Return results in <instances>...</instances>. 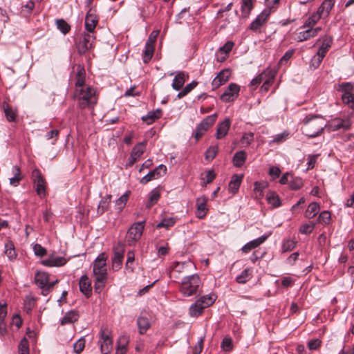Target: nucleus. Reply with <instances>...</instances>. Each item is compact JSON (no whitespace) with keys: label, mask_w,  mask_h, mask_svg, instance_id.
Listing matches in <instances>:
<instances>
[{"label":"nucleus","mask_w":354,"mask_h":354,"mask_svg":"<svg viewBox=\"0 0 354 354\" xmlns=\"http://www.w3.org/2000/svg\"><path fill=\"white\" fill-rule=\"evenodd\" d=\"M124 258V249L122 246H117L114 248V255L112 259V268L114 270H118L121 268L122 260Z\"/></svg>","instance_id":"aec40b11"},{"label":"nucleus","mask_w":354,"mask_h":354,"mask_svg":"<svg viewBox=\"0 0 354 354\" xmlns=\"http://www.w3.org/2000/svg\"><path fill=\"white\" fill-rule=\"evenodd\" d=\"M74 98L77 101L78 107L81 109L86 108L92 109L97 102L96 91L90 86L75 90Z\"/></svg>","instance_id":"7ed1b4c3"},{"label":"nucleus","mask_w":354,"mask_h":354,"mask_svg":"<svg viewBox=\"0 0 354 354\" xmlns=\"http://www.w3.org/2000/svg\"><path fill=\"white\" fill-rule=\"evenodd\" d=\"M216 299V297L214 294L200 297L189 307V315L193 317L200 316L205 308L212 306L215 302Z\"/></svg>","instance_id":"20e7f679"},{"label":"nucleus","mask_w":354,"mask_h":354,"mask_svg":"<svg viewBox=\"0 0 354 354\" xmlns=\"http://www.w3.org/2000/svg\"><path fill=\"white\" fill-rule=\"evenodd\" d=\"M5 253L10 260H13L16 257V253L14 245L12 242H8L5 244Z\"/></svg>","instance_id":"8fccbe9b"},{"label":"nucleus","mask_w":354,"mask_h":354,"mask_svg":"<svg viewBox=\"0 0 354 354\" xmlns=\"http://www.w3.org/2000/svg\"><path fill=\"white\" fill-rule=\"evenodd\" d=\"M67 260L62 257L50 256L48 259L41 261V264L48 267H58L66 263Z\"/></svg>","instance_id":"5701e85b"},{"label":"nucleus","mask_w":354,"mask_h":354,"mask_svg":"<svg viewBox=\"0 0 354 354\" xmlns=\"http://www.w3.org/2000/svg\"><path fill=\"white\" fill-rule=\"evenodd\" d=\"M174 74H176V75L173 80L171 87L176 91H179L184 85L187 79H188L189 75L185 71L172 72L170 73V75H173Z\"/></svg>","instance_id":"f3484780"},{"label":"nucleus","mask_w":354,"mask_h":354,"mask_svg":"<svg viewBox=\"0 0 354 354\" xmlns=\"http://www.w3.org/2000/svg\"><path fill=\"white\" fill-rule=\"evenodd\" d=\"M231 120L229 118H225L223 122L218 123L215 137L218 140L225 138L230 130Z\"/></svg>","instance_id":"6ab92c4d"},{"label":"nucleus","mask_w":354,"mask_h":354,"mask_svg":"<svg viewBox=\"0 0 354 354\" xmlns=\"http://www.w3.org/2000/svg\"><path fill=\"white\" fill-rule=\"evenodd\" d=\"M162 111L159 109L148 112L146 115L142 117V120L147 124H152L156 119L161 117Z\"/></svg>","instance_id":"cd10ccee"},{"label":"nucleus","mask_w":354,"mask_h":354,"mask_svg":"<svg viewBox=\"0 0 354 354\" xmlns=\"http://www.w3.org/2000/svg\"><path fill=\"white\" fill-rule=\"evenodd\" d=\"M127 341L126 340V339H123L122 343H121V339H120L118 342V346L115 354H125L127 352Z\"/></svg>","instance_id":"774afa93"},{"label":"nucleus","mask_w":354,"mask_h":354,"mask_svg":"<svg viewBox=\"0 0 354 354\" xmlns=\"http://www.w3.org/2000/svg\"><path fill=\"white\" fill-rule=\"evenodd\" d=\"M320 209L319 204L316 202L311 203L306 212L305 216L307 218H313L317 215Z\"/></svg>","instance_id":"4c0bfd02"},{"label":"nucleus","mask_w":354,"mask_h":354,"mask_svg":"<svg viewBox=\"0 0 354 354\" xmlns=\"http://www.w3.org/2000/svg\"><path fill=\"white\" fill-rule=\"evenodd\" d=\"M208 129L209 127L207 125L201 121L200 124L196 127L194 133V138L196 139V140L200 139Z\"/></svg>","instance_id":"de8ad7c7"},{"label":"nucleus","mask_w":354,"mask_h":354,"mask_svg":"<svg viewBox=\"0 0 354 354\" xmlns=\"http://www.w3.org/2000/svg\"><path fill=\"white\" fill-rule=\"evenodd\" d=\"M319 19L320 17L318 15L313 13L306 19L303 26H301V28L314 27V26L319 21Z\"/></svg>","instance_id":"58836bf2"},{"label":"nucleus","mask_w":354,"mask_h":354,"mask_svg":"<svg viewBox=\"0 0 354 354\" xmlns=\"http://www.w3.org/2000/svg\"><path fill=\"white\" fill-rule=\"evenodd\" d=\"M310 32H309L308 28H306V30L301 31L297 34V39L299 42L304 41L310 39Z\"/></svg>","instance_id":"338daca9"},{"label":"nucleus","mask_w":354,"mask_h":354,"mask_svg":"<svg viewBox=\"0 0 354 354\" xmlns=\"http://www.w3.org/2000/svg\"><path fill=\"white\" fill-rule=\"evenodd\" d=\"M243 175L234 174L228 185V190L232 194H235L239 189Z\"/></svg>","instance_id":"393cba45"},{"label":"nucleus","mask_w":354,"mask_h":354,"mask_svg":"<svg viewBox=\"0 0 354 354\" xmlns=\"http://www.w3.org/2000/svg\"><path fill=\"white\" fill-rule=\"evenodd\" d=\"M198 85V82L194 80L191 83L187 84L182 91H180L177 97L180 99L185 95H187L189 93H190L196 86Z\"/></svg>","instance_id":"79ce46f5"},{"label":"nucleus","mask_w":354,"mask_h":354,"mask_svg":"<svg viewBox=\"0 0 354 354\" xmlns=\"http://www.w3.org/2000/svg\"><path fill=\"white\" fill-rule=\"evenodd\" d=\"M194 264L190 260L182 261V262H175L172 266V271L171 273V277L174 274V273H189L192 271V270L194 268Z\"/></svg>","instance_id":"dca6fc26"},{"label":"nucleus","mask_w":354,"mask_h":354,"mask_svg":"<svg viewBox=\"0 0 354 354\" xmlns=\"http://www.w3.org/2000/svg\"><path fill=\"white\" fill-rule=\"evenodd\" d=\"M79 287L80 292H82L86 297H90L92 292V288L91 281L87 275L84 274L80 277L79 281Z\"/></svg>","instance_id":"412c9836"},{"label":"nucleus","mask_w":354,"mask_h":354,"mask_svg":"<svg viewBox=\"0 0 354 354\" xmlns=\"http://www.w3.org/2000/svg\"><path fill=\"white\" fill-rule=\"evenodd\" d=\"M203 283L197 274L184 277L179 286V291L184 297L195 296L202 292Z\"/></svg>","instance_id":"f03ea898"},{"label":"nucleus","mask_w":354,"mask_h":354,"mask_svg":"<svg viewBox=\"0 0 354 354\" xmlns=\"http://www.w3.org/2000/svg\"><path fill=\"white\" fill-rule=\"evenodd\" d=\"M254 135L253 133H245L241 138V143L243 147L249 146L254 140Z\"/></svg>","instance_id":"864d4df0"},{"label":"nucleus","mask_w":354,"mask_h":354,"mask_svg":"<svg viewBox=\"0 0 354 354\" xmlns=\"http://www.w3.org/2000/svg\"><path fill=\"white\" fill-rule=\"evenodd\" d=\"M85 339L84 337L80 338L73 344V351L77 353H81L85 347Z\"/></svg>","instance_id":"3c124183"},{"label":"nucleus","mask_w":354,"mask_h":354,"mask_svg":"<svg viewBox=\"0 0 354 354\" xmlns=\"http://www.w3.org/2000/svg\"><path fill=\"white\" fill-rule=\"evenodd\" d=\"M252 277V272L250 268H246L241 272L236 278V281L239 283H245Z\"/></svg>","instance_id":"ea45409f"},{"label":"nucleus","mask_w":354,"mask_h":354,"mask_svg":"<svg viewBox=\"0 0 354 354\" xmlns=\"http://www.w3.org/2000/svg\"><path fill=\"white\" fill-rule=\"evenodd\" d=\"M351 124L352 123L348 118H336L328 122V129L333 131H335L341 129L348 130L351 127Z\"/></svg>","instance_id":"ddd939ff"},{"label":"nucleus","mask_w":354,"mask_h":354,"mask_svg":"<svg viewBox=\"0 0 354 354\" xmlns=\"http://www.w3.org/2000/svg\"><path fill=\"white\" fill-rule=\"evenodd\" d=\"M19 354H29L28 341L24 338L19 344Z\"/></svg>","instance_id":"5fc2aeb1"},{"label":"nucleus","mask_w":354,"mask_h":354,"mask_svg":"<svg viewBox=\"0 0 354 354\" xmlns=\"http://www.w3.org/2000/svg\"><path fill=\"white\" fill-rule=\"evenodd\" d=\"M3 108L6 119L9 122L15 121L17 117V111L10 106L8 104H4Z\"/></svg>","instance_id":"f704fd0d"},{"label":"nucleus","mask_w":354,"mask_h":354,"mask_svg":"<svg viewBox=\"0 0 354 354\" xmlns=\"http://www.w3.org/2000/svg\"><path fill=\"white\" fill-rule=\"evenodd\" d=\"M270 234H263L260 237L247 243L242 247L241 250L245 253L249 252L252 249H254L259 246L260 245H261L262 243H263L269 237Z\"/></svg>","instance_id":"4be33fe9"},{"label":"nucleus","mask_w":354,"mask_h":354,"mask_svg":"<svg viewBox=\"0 0 354 354\" xmlns=\"http://www.w3.org/2000/svg\"><path fill=\"white\" fill-rule=\"evenodd\" d=\"M78 313L75 310H70L66 313V315L61 319V324L65 325L68 324H72L78 319Z\"/></svg>","instance_id":"2f4dec72"},{"label":"nucleus","mask_w":354,"mask_h":354,"mask_svg":"<svg viewBox=\"0 0 354 354\" xmlns=\"http://www.w3.org/2000/svg\"><path fill=\"white\" fill-rule=\"evenodd\" d=\"M166 171L167 167L161 164L156 167L154 169L150 171L145 176H143L140 179V183L141 184L145 185L153 180L162 176L165 174H166Z\"/></svg>","instance_id":"9b49d317"},{"label":"nucleus","mask_w":354,"mask_h":354,"mask_svg":"<svg viewBox=\"0 0 354 354\" xmlns=\"http://www.w3.org/2000/svg\"><path fill=\"white\" fill-rule=\"evenodd\" d=\"M94 289L97 293H100L104 289L108 277H95Z\"/></svg>","instance_id":"37998d69"},{"label":"nucleus","mask_w":354,"mask_h":354,"mask_svg":"<svg viewBox=\"0 0 354 354\" xmlns=\"http://www.w3.org/2000/svg\"><path fill=\"white\" fill-rule=\"evenodd\" d=\"M196 216L198 218H203L207 212V199L202 196L196 199Z\"/></svg>","instance_id":"b1692460"},{"label":"nucleus","mask_w":354,"mask_h":354,"mask_svg":"<svg viewBox=\"0 0 354 354\" xmlns=\"http://www.w3.org/2000/svg\"><path fill=\"white\" fill-rule=\"evenodd\" d=\"M95 37L90 32L82 34L76 42L77 52L80 55L84 54L87 50L93 48Z\"/></svg>","instance_id":"423d86ee"},{"label":"nucleus","mask_w":354,"mask_h":354,"mask_svg":"<svg viewBox=\"0 0 354 354\" xmlns=\"http://www.w3.org/2000/svg\"><path fill=\"white\" fill-rule=\"evenodd\" d=\"M154 46L150 42H146L145 46V50L143 52V62L144 63H148L153 55Z\"/></svg>","instance_id":"473e14b6"},{"label":"nucleus","mask_w":354,"mask_h":354,"mask_svg":"<svg viewBox=\"0 0 354 354\" xmlns=\"http://www.w3.org/2000/svg\"><path fill=\"white\" fill-rule=\"evenodd\" d=\"M176 222V218L174 217L165 218L162 219V221L157 224L156 228L160 229L162 227H165L168 229L172 227Z\"/></svg>","instance_id":"c03bdc74"},{"label":"nucleus","mask_w":354,"mask_h":354,"mask_svg":"<svg viewBox=\"0 0 354 354\" xmlns=\"http://www.w3.org/2000/svg\"><path fill=\"white\" fill-rule=\"evenodd\" d=\"M267 200L268 203L274 207H279L280 205L279 196L274 192H270L267 196Z\"/></svg>","instance_id":"6e6d98bb"},{"label":"nucleus","mask_w":354,"mask_h":354,"mask_svg":"<svg viewBox=\"0 0 354 354\" xmlns=\"http://www.w3.org/2000/svg\"><path fill=\"white\" fill-rule=\"evenodd\" d=\"M231 75V71L229 68H225L221 71L214 78L212 85L214 88H217L221 85L227 82Z\"/></svg>","instance_id":"a211bd4d"},{"label":"nucleus","mask_w":354,"mask_h":354,"mask_svg":"<svg viewBox=\"0 0 354 354\" xmlns=\"http://www.w3.org/2000/svg\"><path fill=\"white\" fill-rule=\"evenodd\" d=\"M265 2L267 7L265 10H270L271 13L279 7L280 0H266Z\"/></svg>","instance_id":"0e129e2a"},{"label":"nucleus","mask_w":354,"mask_h":354,"mask_svg":"<svg viewBox=\"0 0 354 354\" xmlns=\"http://www.w3.org/2000/svg\"><path fill=\"white\" fill-rule=\"evenodd\" d=\"M252 0H242L241 12L244 17H248L252 9Z\"/></svg>","instance_id":"09e8293b"},{"label":"nucleus","mask_w":354,"mask_h":354,"mask_svg":"<svg viewBox=\"0 0 354 354\" xmlns=\"http://www.w3.org/2000/svg\"><path fill=\"white\" fill-rule=\"evenodd\" d=\"M233 46L234 43L232 41H227L224 46L219 48L218 53L227 55L232 50Z\"/></svg>","instance_id":"bf43d9fd"},{"label":"nucleus","mask_w":354,"mask_h":354,"mask_svg":"<svg viewBox=\"0 0 354 354\" xmlns=\"http://www.w3.org/2000/svg\"><path fill=\"white\" fill-rule=\"evenodd\" d=\"M98 23V17L96 15V11L92 8H90L87 11L85 17V28L88 32L93 33Z\"/></svg>","instance_id":"2eb2a0df"},{"label":"nucleus","mask_w":354,"mask_h":354,"mask_svg":"<svg viewBox=\"0 0 354 354\" xmlns=\"http://www.w3.org/2000/svg\"><path fill=\"white\" fill-rule=\"evenodd\" d=\"M111 197V194H107L104 197L102 198L97 208V213L98 215H102L108 209Z\"/></svg>","instance_id":"c85d7f7f"},{"label":"nucleus","mask_w":354,"mask_h":354,"mask_svg":"<svg viewBox=\"0 0 354 354\" xmlns=\"http://www.w3.org/2000/svg\"><path fill=\"white\" fill-rule=\"evenodd\" d=\"M330 220V214L328 211L322 212L317 218L318 222L328 224Z\"/></svg>","instance_id":"052dcab7"},{"label":"nucleus","mask_w":354,"mask_h":354,"mask_svg":"<svg viewBox=\"0 0 354 354\" xmlns=\"http://www.w3.org/2000/svg\"><path fill=\"white\" fill-rule=\"evenodd\" d=\"M335 1L334 0H324L322 5V9L325 11V16L327 17L334 6Z\"/></svg>","instance_id":"13d9d810"},{"label":"nucleus","mask_w":354,"mask_h":354,"mask_svg":"<svg viewBox=\"0 0 354 354\" xmlns=\"http://www.w3.org/2000/svg\"><path fill=\"white\" fill-rule=\"evenodd\" d=\"M49 281V275L46 272L38 271L35 276V283L39 287H44Z\"/></svg>","instance_id":"c756f323"},{"label":"nucleus","mask_w":354,"mask_h":354,"mask_svg":"<svg viewBox=\"0 0 354 354\" xmlns=\"http://www.w3.org/2000/svg\"><path fill=\"white\" fill-rule=\"evenodd\" d=\"M137 324L140 334H144L150 327V323L147 317L140 316L137 320Z\"/></svg>","instance_id":"72a5a7b5"},{"label":"nucleus","mask_w":354,"mask_h":354,"mask_svg":"<svg viewBox=\"0 0 354 354\" xmlns=\"http://www.w3.org/2000/svg\"><path fill=\"white\" fill-rule=\"evenodd\" d=\"M239 91L240 86L235 83H231L221 95V100L224 102H232L238 97Z\"/></svg>","instance_id":"f8f14e48"},{"label":"nucleus","mask_w":354,"mask_h":354,"mask_svg":"<svg viewBox=\"0 0 354 354\" xmlns=\"http://www.w3.org/2000/svg\"><path fill=\"white\" fill-rule=\"evenodd\" d=\"M85 70L83 67H81L79 66L77 67V73L76 75V81H75V90H77L78 88H84L87 87V86L85 85Z\"/></svg>","instance_id":"a878e982"},{"label":"nucleus","mask_w":354,"mask_h":354,"mask_svg":"<svg viewBox=\"0 0 354 354\" xmlns=\"http://www.w3.org/2000/svg\"><path fill=\"white\" fill-rule=\"evenodd\" d=\"M270 15V10H263L250 24V29L255 32L259 31L260 28L267 22Z\"/></svg>","instance_id":"4468645a"},{"label":"nucleus","mask_w":354,"mask_h":354,"mask_svg":"<svg viewBox=\"0 0 354 354\" xmlns=\"http://www.w3.org/2000/svg\"><path fill=\"white\" fill-rule=\"evenodd\" d=\"M146 144L145 141L139 142L133 147L131 153L139 159L145 151Z\"/></svg>","instance_id":"a19ab883"},{"label":"nucleus","mask_w":354,"mask_h":354,"mask_svg":"<svg viewBox=\"0 0 354 354\" xmlns=\"http://www.w3.org/2000/svg\"><path fill=\"white\" fill-rule=\"evenodd\" d=\"M221 348L225 351H230L232 349V340L230 337H225L221 344Z\"/></svg>","instance_id":"e2e57ef3"},{"label":"nucleus","mask_w":354,"mask_h":354,"mask_svg":"<svg viewBox=\"0 0 354 354\" xmlns=\"http://www.w3.org/2000/svg\"><path fill=\"white\" fill-rule=\"evenodd\" d=\"M33 251L37 257H42L46 254V250L39 243L33 245Z\"/></svg>","instance_id":"680f3d73"},{"label":"nucleus","mask_w":354,"mask_h":354,"mask_svg":"<svg viewBox=\"0 0 354 354\" xmlns=\"http://www.w3.org/2000/svg\"><path fill=\"white\" fill-rule=\"evenodd\" d=\"M296 243V241L291 239L285 241L282 245L283 252H286L292 250L295 248Z\"/></svg>","instance_id":"4d7b16f0"},{"label":"nucleus","mask_w":354,"mask_h":354,"mask_svg":"<svg viewBox=\"0 0 354 354\" xmlns=\"http://www.w3.org/2000/svg\"><path fill=\"white\" fill-rule=\"evenodd\" d=\"M106 256L102 252L98 255L93 263V272L95 277H108L106 268Z\"/></svg>","instance_id":"0eeeda50"},{"label":"nucleus","mask_w":354,"mask_h":354,"mask_svg":"<svg viewBox=\"0 0 354 354\" xmlns=\"http://www.w3.org/2000/svg\"><path fill=\"white\" fill-rule=\"evenodd\" d=\"M218 151V146L217 145L210 146L205 152V160L212 161L216 157Z\"/></svg>","instance_id":"a18cd8bd"},{"label":"nucleus","mask_w":354,"mask_h":354,"mask_svg":"<svg viewBox=\"0 0 354 354\" xmlns=\"http://www.w3.org/2000/svg\"><path fill=\"white\" fill-rule=\"evenodd\" d=\"M353 85L350 82H343L338 86L337 91L343 92L342 100L344 104L354 109V94L351 91Z\"/></svg>","instance_id":"1a4fd4ad"},{"label":"nucleus","mask_w":354,"mask_h":354,"mask_svg":"<svg viewBox=\"0 0 354 354\" xmlns=\"http://www.w3.org/2000/svg\"><path fill=\"white\" fill-rule=\"evenodd\" d=\"M145 221L135 223L128 230L127 240L129 245L135 244L142 236Z\"/></svg>","instance_id":"6e6552de"},{"label":"nucleus","mask_w":354,"mask_h":354,"mask_svg":"<svg viewBox=\"0 0 354 354\" xmlns=\"http://www.w3.org/2000/svg\"><path fill=\"white\" fill-rule=\"evenodd\" d=\"M57 28L64 34L68 33L71 29L70 26L64 19H60L56 21Z\"/></svg>","instance_id":"603ef678"},{"label":"nucleus","mask_w":354,"mask_h":354,"mask_svg":"<svg viewBox=\"0 0 354 354\" xmlns=\"http://www.w3.org/2000/svg\"><path fill=\"white\" fill-rule=\"evenodd\" d=\"M160 194L157 188L153 189L149 194V200L147 203L146 207L151 208L154 204H156L159 200Z\"/></svg>","instance_id":"e433bc0d"},{"label":"nucleus","mask_w":354,"mask_h":354,"mask_svg":"<svg viewBox=\"0 0 354 354\" xmlns=\"http://www.w3.org/2000/svg\"><path fill=\"white\" fill-rule=\"evenodd\" d=\"M13 176L9 178L10 184L12 186L17 187L23 179V175L19 166L15 165L12 169Z\"/></svg>","instance_id":"bb28decb"},{"label":"nucleus","mask_w":354,"mask_h":354,"mask_svg":"<svg viewBox=\"0 0 354 354\" xmlns=\"http://www.w3.org/2000/svg\"><path fill=\"white\" fill-rule=\"evenodd\" d=\"M32 179L35 186V192L39 197L46 196V181L39 169H35L32 171Z\"/></svg>","instance_id":"9d476101"},{"label":"nucleus","mask_w":354,"mask_h":354,"mask_svg":"<svg viewBox=\"0 0 354 354\" xmlns=\"http://www.w3.org/2000/svg\"><path fill=\"white\" fill-rule=\"evenodd\" d=\"M302 123V133L310 138L318 136L323 132L324 128L326 127L324 118L317 115H306L303 119Z\"/></svg>","instance_id":"f257e3e1"},{"label":"nucleus","mask_w":354,"mask_h":354,"mask_svg":"<svg viewBox=\"0 0 354 354\" xmlns=\"http://www.w3.org/2000/svg\"><path fill=\"white\" fill-rule=\"evenodd\" d=\"M247 158L246 152L243 150L239 151L235 153L232 158L233 165L235 167H240L245 162Z\"/></svg>","instance_id":"7c9ffc66"},{"label":"nucleus","mask_w":354,"mask_h":354,"mask_svg":"<svg viewBox=\"0 0 354 354\" xmlns=\"http://www.w3.org/2000/svg\"><path fill=\"white\" fill-rule=\"evenodd\" d=\"M314 227H315V223H313V222H310L308 223H306V224L303 225L300 227L299 232L301 234H308L312 232V231L313 230Z\"/></svg>","instance_id":"69168bd1"},{"label":"nucleus","mask_w":354,"mask_h":354,"mask_svg":"<svg viewBox=\"0 0 354 354\" xmlns=\"http://www.w3.org/2000/svg\"><path fill=\"white\" fill-rule=\"evenodd\" d=\"M129 198V192L124 193L115 201V208L119 212L122 211L125 207Z\"/></svg>","instance_id":"49530a36"},{"label":"nucleus","mask_w":354,"mask_h":354,"mask_svg":"<svg viewBox=\"0 0 354 354\" xmlns=\"http://www.w3.org/2000/svg\"><path fill=\"white\" fill-rule=\"evenodd\" d=\"M100 349L102 354H109L113 349L111 332L107 327H102L100 331Z\"/></svg>","instance_id":"39448f33"},{"label":"nucleus","mask_w":354,"mask_h":354,"mask_svg":"<svg viewBox=\"0 0 354 354\" xmlns=\"http://www.w3.org/2000/svg\"><path fill=\"white\" fill-rule=\"evenodd\" d=\"M332 39L329 37L324 39L322 46L319 47L317 54L325 57L326 53L328 51L331 46Z\"/></svg>","instance_id":"c9c22d12"}]
</instances>
